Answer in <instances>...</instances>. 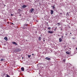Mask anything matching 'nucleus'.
<instances>
[{"label":"nucleus","mask_w":77,"mask_h":77,"mask_svg":"<svg viewBox=\"0 0 77 77\" xmlns=\"http://www.w3.org/2000/svg\"><path fill=\"white\" fill-rule=\"evenodd\" d=\"M65 35H66V36H67V35H68V33H66Z\"/></svg>","instance_id":"20"},{"label":"nucleus","mask_w":77,"mask_h":77,"mask_svg":"<svg viewBox=\"0 0 77 77\" xmlns=\"http://www.w3.org/2000/svg\"><path fill=\"white\" fill-rule=\"evenodd\" d=\"M18 11H19V12H20V9H18Z\"/></svg>","instance_id":"23"},{"label":"nucleus","mask_w":77,"mask_h":77,"mask_svg":"<svg viewBox=\"0 0 77 77\" xmlns=\"http://www.w3.org/2000/svg\"><path fill=\"white\" fill-rule=\"evenodd\" d=\"M51 14H53V13L54 12V11H53V10H51Z\"/></svg>","instance_id":"9"},{"label":"nucleus","mask_w":77,"mask_h":77,"mask_svg":"<svg viewBox=\"0 0 77 77\" xmlns=\"http://www.w3.org/2000/svg\"><path fill=\"white\" fill-rule=\"evenodd\" d=\"M61 30H62V29H61Z\"/></svg>","instance_id":"35"},{"label":"nucleus","mask_w":77,"mask_h":77,"mask_svg":"<svg viewBox=\"0 0 77 77\" xmlns=\"http://www.w3.org/2000/svg\"><path fill=\"white\" fill-rule=\"evenodd\" d=\"M38 65H39V64H38L37 66H38Z\"/></svg>","instance_id":"33"},{"label":"nucleus","mask_w":77,"mask_h":77,"mask_svg":"<svg viewBox=\"0 0 77 77\" xmlns=\"http://www.w3.org/2000/svg\"><path fill=\"white\" fill-rule=\"evenodd\" d=\"M12 24H14V23H12Z\"/></svg>","instance_id":"27"},{"label":"nucleus","mask_w":77,"mask_h":77,"mask_svg":"<svg viewBox=\"0 0 77 77\" xmlns=\"http://www.w3.org/2000/svg\"><path fill=\"white\" fill-rule=\"evenodd\" d=\"M41 37H38V40H39V41H41Z\"/></svg>","instance_id":"12"},{"label":"nucleus","mask_w":77,"mask_h":77,"mask_svg":"<svg viewBox=\"0 0 77 77\" xmlns=\"http://www.w3.org/2000/svg\"><path fill=\"white\" fill-rule=\"evenodd\" d=\"M59 42H62V39L61 38H59Z\"/></svg>","instance_id":"8"},{"label":"nucleus","mask_w":77,"mask_h":77,"mask_svg":"<svg viewBox=\"0 0 77 77\" xmlns=\"http://www.w3.org/2000/svg\"><path fill=\"white\" fill-rule=\"evenodd\" d=\"M11 15H12V14H11Z\"/></svg>","instance_id":"34"},{"label":"nucleus","mask_w":77,"mask_h":77,"mask_svg":"<svg viewBox=\"0 0 77 77\" xmlns=\"http://www.w3.org/2000/svg\"><path fill=\"white\" fill-rule=\"evenodd\" d=\"M21 51V49L20 48H17L16 49V51H17V52H19V51Z\"/></svg>","instance_id":"1"},{"label":"nucleus","mask_w":77,"mask_h":77,"mask_svg":"<svg viewBox=\"0 0 77 77\" xmlns=\"http://www.w3.org/2000/svg\"><path fill=\"white\" fill-rule=\"evenodd\" d=\"M33 11H34V9L33 8H31V9L30 10V12L31 13H32V12H33Z\"/></svg>","instance_id":"3"},{"label":"nucleus","mask_w":77,"mask_h":77,"mask_svg":"<svg viewBox=\"0 0 77 77\" xmlns=\"http://www.w3.org/2000/svg\"><path fill=\"white\" fill-rule=\"evenodd\" d=\"M60 14H62V13H61Z\"/></svg>","instance_id":"31"},{"label":"nucleus","mask_w":77,"mask_h":77,"mask_svg":"<svg viewBox=\"0 0 77 77\" xmlns=\"http://www.w3.org/2000/svg\"><path fill=\"white\" fill-rule=\"evenodd\" d=\"M72 39H75V38L73 37L72 38Z\"/></svg>","instance_id":"25"},{"label":"nucleus","mask_w":77,"mask_h":77,"mask_svg":"<svg viewBox=\"0 0 77 77\" xmlns=\"http://www.w3.org/2000/svg\"><path fill=\"white\" fill-rule=\"evenodd\" d=\"M63 62H65V59H64L63 60Z\"/></svg>","instance_id":"21"},{"label":"nucleus","mask_w":77,"mask_h":77,"mask_svg":"<svg viewBox=\"0 0 77 77\" xmlns=\"http://www.w3.org/2000/svg\"><path fill=\"white\" fill-rule=\"evenodd\" d=\"M22 59H23L24 57H22Z\"/></svg>","instance_id":"29"},{"label":"nucleus","mask_w":77,"mask_h":77,"mask_svg":"<svg viewBox=\"0 0 77 77\" xmlns=\"http://www.w3.org/2000/svg\"><path fill=\"white\" fill-rule=\"evenodd\" d=\"M28 25V24H24V27H26V26H27Z\"/></svg>","instance_id":"13"},{"label":"nucleus","mask_w":77,"mask_h":77,"mask_svg":"<svg viewBox=\"0 0 77 77\" xmlns=\"http://www.w3.org/2000/svg\"><path fill=\"white\" fill-rule=\"evenodd\" d=\"M69 13H68V12H67V14H66V15L67 16H69Z\"/></svg>","instance_id":"15"},{"label":"nucleus","mask_w":77,"mask_h":77,"mask_svg":"<svg viewBox=\"0 0 77 77\" xmlns=\"http://www.w3.org/2000/svg\"><path fill=\"white\" fill-rule=\"evenodd\" d=\"M1 61H4V59H1Z\"/></svg>","instance_id":"22"},{"label":"nucleus","mask_w":77,"mask_h":77,"mask_svg":"<svg viewBox=\"0 0 77 77\" xmlns=\"http://www.w3.org/2000/svg\"><path fill=\"white\" fill-rule=\"evenodd\" d=\"M48 29H49V30H50L51 29V27H48Z\"/></svg>","instance_id":"18"},{"label":"nucleus","mask_w":77,"mask_h":77,"mask_svg":"<svg viewBox=\"0 0 77 77\" xmlns=\"http://www.w3.org/2000/svg\"><path fill=\"white\" fill-rule=\"evenodd\" d=\"M28 58H30V57H31V55H28Z\"/></svg>","instance_id":"16"},{"label":"nucleus","mask_w":77,"mask_h":77,"mask_svg":"<svg viewBox=\"0 0 77 77\" xmlns=\"http://www.w3.org/2000/svg\"><path fill=\"white\" fill-rule=\"evenodd\" d=\"M48 33H51V34H52V33H53V32L49 31H48Z\"/></svg>","instance_id":"4"},{"label":"nucleus","mask_w":77,"mask_h":77,"mask_svg":"<svg viewBox=\"0 0 77 77\" xmlns=\"http://www.w3.org/2000/svg\"><path fill=\"white\" fill-rule=\"evenodd\" d=\"M32 55H34V54H32Z\"/></svg>","instance_id":"28"},{"label":"nucleus","mask_w":77,"mask_h":77,"mask_svg":"<svg viewBox=\"0 0 77 77\" xmlns=\"http://www.w3.org/2000/svg\"><path fill=\"white\" fill-rule=\"evenodd\" d=\"M43 42H45V40H43Z\"/></svg>","instance_id":"26"},{"label":"nucleus","mask_w":77,"mask_h":77,"mask_svg":"<svg viewBox=\"0 0 77 77\" xmlns=\"http://www.w3.org/2000/svg\"><path fill=\"white\" fill-rule=\"evenodd\" d=\"M51 7H52V8H53V9H55V7H54V6L53 5V6H51Z\"/></svg>","instance_id":"14"},{"label":"nucleus","mask_w":77,"mask_h":77,"mask_svg":"<svg viewBox=\"0 0 77 77\" xmlns=\"http://www.w3.org/2000/svg\"><path fill=\"white\" fill-rule=\"evenodd\" d=\"M19 16H21V14H20V15H19Z\"/></svg>","instance_id":"30"},{"label":"nucleus","mask_w":77,"mask_h":77,"mask_svg":"<svg viewBox=\"0 0 77 77\" xmlns=\"http://www.w3.org/2000/svg\"><path fill=\"white\" fill-rule=\"evenodd\" d=\"M27 6L24 5H23V6L22 7L23 8H25Z\"/></svg>","instance_id":"7"},{"label":"nucleus","mask_w":77,"mask_h":77,"mask_svg":"<svg viewBox=\"0 0 77 77\" xmlns=\"http://www.w3.org/2000/svg\"><path fill=\"white\" fill-rule=\"evenodd\" d=\"M4 39H5V40L6 41H8V38L5 37L4 38Z\"/></svg>","instance_id":"10"},{"label":"nucleus","mask_w":77,"mask_h":77,"mask_svg":"<svg viewBox=\"0 0 77 77\" xmlns=\"http://www.w3.org/2000/svg\"><path fill=\"white\" fill-rule=\"evenodd\" d=\"M66 54H70V53H69V52L68 51L66 52Z\"/></svg>","instance_id":"11"},{"label":"nucleus","mask_w":77,"mask_h":77,"mask_svg":"<svg viewBox=\"0 0 77 77\" xmlns=\"http://www.w3.org/2000/svg\"><path fill=\"white\" fill-rule=\"evenodd\" d=\"M63 36H61V38L63 39Z\"/></svg>","instance_id":"19"},{"label":"nucleus","mask_w":77,"mask_h":77,"mask_svg":"<svg viewBox=\"0 0 77 77\" xmlns=\"http://www.w3.org/2000/svg\"><path fill=\"white\" fill-rule=\"evenodd\" d=\"M45 59H46V60H50L51 59L50 58L46 57L45 58Z\"/></svg>","instance_id":"2"},{"label":"nucleus","mask_w":77,"mask_h":77,"mask_svg":"<svg viewBox=\"0 0 77 77\" xmlns=\"http://www.w3.org/2000/svg\"><path fill=\"white\" fill-rule=\"evenodd\" d=\"M21 69L22 71H24V68L23 67H22L21 68Z\"/></svg>","instance_id":"6"},{"label":"nucleus","mask_w":77,"mask_h":77,"mask_svg":"<svg viewBox=\"0 0 77 77\" xmlns=\"http://www.w3.org/2000/svg\"><path fill=\"white\" fill-rule=\"evenodd\" d=\"M57 24H58V25L59 24V26H60V23H57Z\"/></svg>","instance_id":"24"},{"label":"nucleus","mask_w":77,"mask_h":77,"mask_svg":"<svg viewBox=\"0 0 77 77\" xmlns=\"http://www.w3.org/2000/svg\"><path fill=\"white\" fill-rule=\"evenodd\" d=\"M12 44H15V45H17V44L15 42H12Z\"/></svg>","instance_id":"5"},{"label":"nucleus","mask_w":77,"mask_h":77,"mask_svg":"<svg viewBox=\"0 0 77 77\" xmlns=\"http://www.w3.org/2000/svg\"><path fill=\"white\" fill-rule=\"evenodd\" d=\"M70 35H71V33H70Z\"/></svg>","instance_id":"32"},{"label":"nucleus","mask_w":77,"mask_h":77,"mask_svg":"<svg viewBox=\"0 0 77 77\" xmlns=\"http://www.w3.org/2000/svg\"><path fill=\"white\" fill-rule=\"evenodd\" d=\"M7 77H10V76L9 75H8L7 74Z\"/></svg>","instance_id":"17"}]
</instances>
